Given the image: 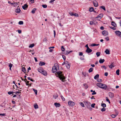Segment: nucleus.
Segmentation results:
<instances>
[{"instance_id":"f257e3e1","label":"nucleus","mask_w":121,"mask_h":121,"mask_svg":"<svg viewBox=\"0 0 121 121\" xmlns=\"http://www.w3.org/2000/svg\"><path fill=\"white\" fill-rule=\"evenodd\" d=\"M55 65L53 66L52 68V71L53 73H56L55 74L56 77H57L60 78L62 82H64V80L65 79V77L64 76V74L62 73V72L59 71L57 72V69L56 66Z\"/></svg>"},{"instance_id":"f03ea898","label":"nucleus","mask_w":121,"mask_h":121,"mask_svg":"<svg viewBox=\"0 0 121 121\" xmlns=\"http://www.w3.org/2000/svg\"><path fill=\"white\" fill-rule=\"evenodd\" d=\"M38 70L39 72L42 73L44 76H46L47 73V72L42 68H39L38 69Z\"/></svg>"},{"instance_id":"7ed1b4c3","label":"nucleus","mask_w":121,"mask_h":121,"mask_svg":"<svg viewBox=\"0 0 121 121\" xmlns=\"http://www.w3.org/2000/svg\"><path fill=\"white\" fill-rule=\"evenodd\" d=\"M85 105L86 106L87 108H89L91 107V103L87 101H85L84 102Z\"/></svg>"},{"instance_id":"20e7f679","label":"nucleus","mask_w":121,"mask_h":121,"mask_svg":"<svg viewBox=\"0 0 121 121\" xmlns=\"http://www.w3.org/2000/svg\"><path fill=\"white\" fill-rule=\"evenodd\" d=\"M68 103L69 105L70 106L73 107L75 105L73 101L70 100L69 101Z\"/></svg>"},{"instance_id":"39448f33","label":"nucleus","mask_w":121,"mask_h":121,"mask_svg":"<svg viewBox=\"0 0 121 121\" xmlns=\"http://www.w3.org/2000/svg\"><path fill=\"white\" fill-rule=\"evenodd\" d=\"M102 34L104 36H106L108 34V32L107 31L104 30L102 32Z\"/></svg>"},{"instance_id":"423d86ee","label":"nucleus","mask_w":121,"mask_h":121,"mask_svg":"<svg viewBox=\"0 0 121 121\" xmlns=\"http://www.w3.org/2000/svg\"><path fill=\"white\" fill-rule=\"evenodd\" d=\"M108 94L109 96L111 98H112L114 97V94L113 93L110 92Z\"/></svg>"},{"instance_id":"0eeeda50","label":"nucleus","mask_w":121,"mask_h":121,"mask_svg":"<svg viewBox=\"0 0 121 121\" xmlns=\"http://www.w3.org/2000/svg\"><path fill=\"white\" fill-rule=\"evenodd\" d=\"M21 10L20 9V7L18 6L17 9H16L15 11V12L17 13H20Z\"/></svg>"},{"instance_id":"6e6552de","label":"nucleus","mask_w":121,"mask_h":121,"mask_svg":"<svg viewBox=\"0 0 121 121\" xmlns=\"http://www.w3.org/2000/svg\"><path fill=\"white\" fill-rule=\"evenodd\" d=\"M92 51V50L89 48L87 49L86 51V52L88 53H91Z\"/></svg>"},{"instance_id":"1a4fd4ad","label":"nucleus","mask_w":121,"mask_h":121,"mask_svg":"<svg viewBox=\"0 0 121 121\" xmlns=\"http://www.w3.org/2000/svg\"><path fill=\"white\" fill-rule=\"evenodd\" d=\"M103 85H104L105 86V84H103L102 83H97L96 84V85L99 87L101 88V86H102Z\"/></svg>"},{"instance_id":"9d476101","label":"nucleus","mask_w":121,"mask_h":121,"mask_svg":"<svg viewBox=\"0 0 121 121\" xmlns=\"http://www.w3.org/2000/svg\"><path fill=\"white\" fill-rule=\"evenodd\" d=\"M103 16V14L102 13H101L98 15L96 17V18H100V19Z\"/></svg>"},{"instance_id":"9b49d317","label":"nucleus","mask_w":121,"mask_h":121,"mask_svg":"<svg viewBox=\"0 0 121 121\" xmlns=\"http://www.w3.org/2000/svg\"><path fill=\"white\" fill-rule=\"evenodd\" d=\"M107 86L105 84V86L103 85L101 87V88H102L104 90H106L107 89Z\"/></svg>"},{"instance_id":"f8f14e48","label":"nucleus","mask_w":121,"mask_h":121,"mask_svg":"<svg viewBox=\"0 0 121 121\" xmlns=\"http://www.w3.org/2000/svg\"><path fill=\"white\" fill-rule=\"evenodd\" d=\"M54 105L56 107H60V104L59 103H55L54 104Z\"/></svg>"},{"instance_id":"ddd939ff","label":"nucleus","mask_w":121,"mask_h":121,"mask_svg":"<svg viewBox=\"0 0 121 121\" xmlns=\"http://www.w3.org/2000/svg\"><path fill=\"white\" fill-rule=\"evenodd\" d=\"M11 4L13 5L14 7L18 5V3L14 2L13 3H11Z\"/></svg>"},{"instance_id":"4468645a","label":"nucleus","mask_w":121,"mask_h":121,"mask_svg":"<svg viewBox=\"0 0 121 121\" xmlns=\"http://www.w3.org/2000/svg\"><path fill=\"white\" fill-rule=\"evenodd\" d=\"M28 6L27 4H25L23 6H22V8L24 9L25 10L26 8H27Z\"/></svg>"},{"instance_id":"2eb2a0df","label":"nucleus","mask_w":121,"mask_h":121,"mask_svg":"<svg viewBox=\"0 0 121 121\" xmlns=\"http://www.w3.org/2000/svg\"><path fill=\"white\" fill-rule=\"evenodd\" d=\"M111 25L114 27H116L117 26L116 24L113 21L112 22Z\"/></svg>"},{"instance_id":"dca6fc26","label":"nucleus","mask_w":121,"mask_h":121,"mask_svg":"<svg viewBox=\"0 0 121 121\" xmlns=\"http://www.w3.org/2000/svg\"><path fill=\"white\" fill-rule=\"evenodd\" d=\"M105 61V60L104 59H102L101 58L100 59V60H99V62L100 64L103 63Z\"/></svg>"},{"instance_id":"f3484780","label":"nucleus","mask_w":121,"mask_h":121,"mask_svg":"<svg viewBox=\"0 0 121 121\" xmlns=\"http://www.w3.org/2000/svg\"><path fill=\"white\" fill-rule=\"evenodd\" d=\"M94 6L95 7H97L98 6V3L96 1L95 2H93Z\"/></svg>"},{"instance_id":"a211bd4d","label":"nucleus","mask_w":121,"mask_h":121,"mask_svg":"<svg viewBox=\"0 0 121 121\" xmlns=\"http://www.w3.org/2000/svg\"><path fill=\"white\" fill-rule=\"evenodd\" d=\"M45 64V63L44 62L40 61L39 63V64L40 66H43Z\"/></svg>"},{"instance_id":"6ab92c4d","label":"nucleus","mask_w":121,"mask_h":121,"mask_svg":"<svg viewBox=\"0 0 121 121\" xmlns=\"http://www.w3.org/2000/svg\"><path fill=\"white\" fill-rule=\"evenodd\" d=\"M71 64L70 63H68V64L66 65V66L68 69H69L70 66Z\"/></svg>"},{"instance_id":"aec40b11","label":"nucleus","mask_w":121,"mask_h":121,"mask_svg":"<svg viewBox=\"0 0 121 121\" xmlns=\"http://www.w3.org/2000/svg\"><path fill=\"white\" fill-rule=\"evenodd\" d=\"M99 75L97 74L94 76V78L95 79H96L99 78Z\"/></svg>"},{"instance_id":"412c9836","label":"nucleus","mask_w":121,"mask_h":121,"mask_svg":"<svg viewBox=\"0 0 121 121\" xmlns=\"http://www.w3.org/2000/svg\"><path fill=\"white\" fill-rule=\"evenodd\" d=\"M105 52L106 53V54H110L109 51L108 49H106V50L105 51Z\"/></svg>"},{"instance_id":"4be33fe9","label":"nucleus","mask_w":121,"mask_h":121,"mask_svg":"<svg viewBox=\"0 0 121 121\" xmlns=\"http://www.w3.org/2000/svg\"><path fill=\"white\" fill-rule=\"evenodd\" d=\"M34 107L35 109H37L38 108V106L37 104H35L34 105Z\"/></svg>"},{"instance_id":"5701e85b","label":"nucleus","mask_w":121,"mask_h":121,"mask_svg":"<svg viewBox=\"0 0 121 121\" xmlns=\"http://www.w3.org/2000/svg\"><path fill=\"white\" fill-rule=\"evenodd\" d=\"M36 9L35 8H34L31 11V13L33 14L34 13H35V11L36 10Z\"/></svg>"},{"instance_id":"b1692460","label":"nucleus","mask_w":121,"mask_h":121,"mask_svg":"<svg viewBox=\"0 0 121 121\" xmlns=\"http://www.w3.org/2000/svg\"><path fill=\"white\" fill-rule=\"evenodd\" d=\"M93 69V68H92L91 67L88 70V72L89 73H90L91 72H92Z\"/></svg>"},{"instance_id":"393cba45","label":"nucleus","mask_w":121,"mask_h":121,"mask_svg":"<svg viewBox=\"0 0 121 121\" xmlns=\"http://www.w3.org/2000/svg\"><path fill=\"white\" fill-rule=\"evenodd\" d=\"M94 10V8L93 7H91L89 9V11L90 12L93 11Z\"/></svg>"},{"instance_id":"a878e982","label":"nucleus","mask_w":121,"mask_h":121,"mask_svg":"<svg viewBox=\"0 0 121 121\" xmlns=\"http://www.w3.org/2000/svg\"><path fill=\"white\" fill-rule=\"evenodd\" d=\"M22 71L25 73L26 72V70L25 67H22Z\"/></svg>"},{"instance_id":"bb28decb","label":"nucleus","mask_w":121,"mask_h":121,"mask_svg":"<svg viewBox=\"0 0 121 121\" xmlns=\"http://www.w3.org/2000/svg\"><path fill=\"white\" fill-rule=\"evenodd\" d=\"M83 107H84L85 106L84 104L82 102H80L79 103Z\"/></svg>"},{"instance_id":"cd10ccee","label":"nucleus","mask_w":121,"mask_h":121,"mask_svg":"<svg viewBox=\"0 0 121 121\" xmlns=\"http://www.w3.org/2000/svg\"><path fill=\"white\" fill-rule=\"evenodd\" d=\"M119 72H120V70L119 69H118L116 71V74L117 75H119Z\"/></svg>"},{"instance_id":"c85d7f7f","label":"nucleus","mask_w":121,"mask_h":121,"mask_svg":"<svg viewBox=\"0 0 121 121\" xmlns=\"http://www.w3.org/2000/svg\"><path fill=\"white\" fill-rule=\"evenodd\" d=\"M100 8L103 9L104 10H106L105 7L104 6H102L100 7Z\"/></svg>"},{"instance_id":"c756f323","label":"nucleus","mask_w":121,"mask_h":121,"mask_svg":"<svg viewBox=\"0 0 121 121\" xmlns=\"http://www.w3.org/2000/svg\"><path fill=\"white\" fill-rule=\"evenodd\" d=\"M101 106L103 108H105L106 107V104L104 103H103L101 104Z\"/></svg>"},{"instance_id":"7c9ffc66","label":"nucleus","mask_w":121,"mask_h":121,"mask_svg":"<svg viewBox=\"0 0 121 121\" xmlns=\"http://www.w3.org/2000/svg\"><path fill=\"white\" fill-rule=\"evenodd\" d=\"M83 86H85V88L86 89L88 87V86L86 84H84L83 85Z\"/></svg>"},{"instance_id":"2f4dec72","label":"nucleus","mask_w":121,"mask_h":121,"mask_svg":"<svg viewBox=\"0 0 121 121\" xmlns=\"http://www.w3.org/2000/svg\"><path fill=\"white\" fill-rule=\"evenodd\" d=\"M33 91H34L35 93V94L36 95H37V90H35V89H33Z\"/></svg>"},{"instance_id":"473e14b6","label":"nucleus","mask_w":121,"mask_h":121,"mask_svg":"<svg viewBox=\"0 0 121 121\" xmlns=\"http://www.w3.org/2000/svg\"><path fill=\"white\" fill-rule=\"evenodd\" d=\"M18 24L20 25H22L23 24V22L22 21H20L18 22Z\"/></svg>"},{"instance_id":"72a5a7b5","label":"nucleus","mask_w":121,"mask_h":121,"mask_svg":"<svg viewBox=\"0 0 121 121\" xmlns=\"http://www.w3.org/2000/svg\"><path fill=\"white\" fill-rule=\"evenodd\" d=\"M34 43H32L30 44L29 46V48H32L34 47Z\"/></svg>"},{"instance_id":"f704fd0d","label":"nucleus","mask_w":121,"mask_h":121,"mask_svg":"<svg viewBox=\"0 0 121 121\" xmlns=\"http://www.w3.org/2000/svg\"><path fill=\"white\" fill-rule=\"evenodd\" d=\"M106 101L107 102H108L110 104V102L109 100V99L108 98V97H106Z\"/></svg>"},{"instance_id":"c9c22d12","label":"nucleus","mask_w":121,"mask_h":121,"mask_svg":"<svg viewBox=\"0 0 121 121\" xmlns=\"http://www.w3.org/2000/svg\"><path fill=\"white\" fill-rule=\"evenodd\" d=\"M100 52H97L96 53V55L98 57L100 55Z\"/></svg>"},{"instance_id":"e433bc0d","label":"nucleus","mask_w":121,"mask_h":121,"mask_svg":"<svg viewBox=\"0 0 121 121\" xmlns=\"http://www.w3.org/2000/svg\"><path fill=\"white\" fill-rule=\"evenodd\" d=\"M115 111L116 113L115 115H116L117 116L118 114V112L117 111L116 109L115 110Z\"/></svg>"},{"instance_id":"4c0bfd02","label":"nucleus","mask_w":121,"mask_h":121,"mask_svg":"<svg viewBox=\"0 0 121 121\" xmlns=\"http://www.w3.org/2000/svg\"><path fill=\"white\" fill-rule=\"evenodd\" d=\"M69 51H65L64 52V54L65 55H67L69 54Z\"/></svg>"},{"instance_id":"58836bf2","label":"nucleus","mask_w":121,"mask_h":121,"mask_svg":"<svg viewBox=\"0 0 121 121\" xmlns=\"http://www.w3.org/2000/svg\"><path fill=\"white\" fill-rule=\"evenodd\" d=\"M13 93H15V92L13 91H9L8 92V94L9 95H10Z\"/></svg>"},{"instance_id":"ea45409f","label":"nucleus","mask_w":121,"mask_h":121,"mask_svg":"<svg viewBox=\"0 0 121 121\" xmlns=\"http://www.w3.org/2000/svg\"><path fill=\"white\" fill-rule=\"evenodd\" d=\"M116 116H117L115 114V115L112 114L111 115V117L113 118H115L116 117Z\"/></svg>"},{"instance_id":"a19ab883","label":"nucleus","mask_w":121,"mask_h":121,"mask_svg":"<svg viewBox=\"0 0 121 121\" xmlns=\"http://www.w3.org/2000/svg\"><path fill=\"white\" fill-rule=\"evenodd\" d=\"M61 49L62 51H64L65 50V49L63 46H62L61 47Z\"/></svg>"},{"instance_id":"79ce46f5","label":"nucleus","mask_w":121,"mask_h":121,"mask_svg":"<svg viewBox=\"0 0 121 121\" xmlns=\"http://www.w3.org/2000/svg\"><path fill=\"white\" fill-rule=\"evenodd\" d=\"M42 6L44 8H46L47 7V5L46 4H43L42 5Z\"/></svg>"},{"instance_id":"37998d69","label":"nucleus","mask_w":121,"mask_h":121,"mask_svg":"<svg viewBox=\"0 0 121 121\" xmlns=\"http://www.w3.org/2000/svg\"><path fill=\"white\" fill-rule=\"evenodd\" d=\"M102 68H103L105 70L107 69V67L105 65H103L101 66Z\"/></svg>"},{"instance_id":"c03bdc74","label":"nucleus","mask_w":121,"mask_h":121,"mask_svg":"<svg viewBox=\"0 0 121 121\" xmlns=\"http://www.w3.org/2000/svg\"><path fill=\"white\" fill-rule=\"evenodd\" d=\"M96 93L95 92V91H93V93H92V95H94L96 94Z\"/></svg>"},{"instance_id":"a18cd8bd","label":"nucleus","mask_w":121,"mask_h":121,"mask_svg":"<svg viewBox=\"0 0 121 121\" xmlns=\"http://www.w3.org/2000/svg\"><path fill=\"white\" fill-rule=\"evenodd\" d=\"M94 24V23L93 22V21H91L90 22V24L91 25H93V24Z\"/></svg>"},{"instance_id":"49530a36","label":"nucleus","mask_w":121,"mask_h":121,"mask_svg":"<svg viewBox=\"0 0 121 121\" xmlns=\"http://www.w3.org/2000/svg\"><path fill=\"white\" fill-rule=\"evenodd\" d=\"M106 109L104 108H102L101 109V111L102 112H104L105 111Z\"/></svg>"},{"instance_id":"de8ad7c7","label":"nucleus","mask_w":121,"mask_h":121,"mask_svg":"<svg viewBox=\"0 0 121 121\" xmlns=\"http://www.w3.org/2000/svg\"><path fill=\"white\" fill-rule=\"evenodd\" d=\"M69 14L71 16H74V14L72 12L70 13H69Z\"/></svg>"},{"instance_id":"09e8293b","label":"nucleus","mask_w":121,"mask_h":121,"mask_svg":"<svg viewBox=\"0 0 121 121\" xmlns=\"http://www.w3.org/2000/svg\"><path fill=\"white\" fill-rule=\"evenodd\" d=\"M109 66V68H110L111 69H112V68L113 67H114V66L111 65H110Z\"/></svg>"},{"instance_id":"8fccbe9b","label":"nucleus","mask_w":121,"mask_h":121,"mask_svg":"<svg viewBox=\"0 0 121 121\" xmlns=\"http://www.w3.org/2000/svg\"><path fill=\"white\" fill-rule=\"evenodd\" d=\"M91 46L92 47H93L96 46V44L95 43L92 44L91 45Z\"/></svg>"},{"instance_id":"3c124183","label":"nucleus","mask_w":121,"mask_h":121,"mask_svg":"<svg viewBox=\"0 0 121 121\" xmlns=\"http://www.w3.org/2000/svg\"><path fill=\"white\" fill-rule=\"evenodd\" d=\"M47 41V39L46 38H45L43 39V42H46Z\"/></svg>"},{"instance_id":"603ef678","label":"nucleus","mask_w":121,"mask_h":121,"mask_svg":"<svg viewBox=\"0 0 121 121\" xmlns=\"http://www.w3.org/2000/svg\"><path fill=\"white\" fill-rule=\"evenodd\" d=\"M110 28L112 29H113V30H115L116 29V28L114 27H113L111 26H109Z\"/></svg>"},{"instance_id":"864d4df0","label":"nucleus","mask_w":121,"mask_h":121,"mask_svg":"<svg viewBox=\"0 0 121 121\" xmlns=\"http://www.w3.org/2000/svg\"><path fill=\"white\" fill-rule=\"evenodd\" d=\"M95 103H94L93 104H92L91 105V107L93 108H94L95 107Z\"/></svg>"},{"instance_id":"5fc2aeb1","label":"nucleus","mask_w":121,"mask_h":121,"mask_svg":"<svg viewBox=\"0 0 121 121\" xmlns=\"http://www.w3.org/2000/svg\"><path fill=\"white\" fill-rule=\"evenodd\" d=\"M62 56V57H63L64 60H65L66 59V57H65V56L64 55H63Z\"/></svg>"},{"instance_id":"6e6d98bb","label":"nucleus","mask_w":121,"mask_h":121,"mask_svg":"<svg viewBox=\"0 0 121 121\" xmlns=\"http://www.w3.org/2000/svg\"><path fill=\"white\" fill-rule=\"evenodd\" d=\"M61 98L62 99V100L63 101H64L65 100V98L62 96H61Z\"/></svg>"},{"instance_id":"4d7b16f0","label":"nucleus","mask_w":121,"mask_h":121,"mask_svg":"<svg viewBox=\"0 0 121 121\" xmlns=\"http://www.w3.org/2000/svg\"><path fill=\"white\" fill-rule=\"evenodd\" d=\"M74 16H75L76 17H78V15L77 13H75L74 14Z\"/></svg>"},{"instance_id":"13d9d810","label":"nucleus","mask_w":121,"mask_h":121,"mask_svg":"<svg viewBox=\"0 0 121 121\" xmlns=\"http://www.w3.org/2000/svg\"><path fill=\"white\" fill-rule=\"evenodd\" d=\"M13 66V64H11V63H10V64L9 65V67H12Z\"/></svg>"},{"instance_id":"bf43d9fd","label":"nucleus","mask_w":121,"mask_h":121,"mask_svg":"<svg viewBox=\"0 0 121 121\" xmlns=\"http://www.w3.org/2000/svg\"><path fill=\"white\" fill-rule=\"evenodd\" d=\"M105 39L107 41H108L109 40V38L108 37H106Z\"/></svg>"},{"instance_id":"052dcab7","label":"nucleus","mask_w":121,"mask_h":121,"mask_svg":"<svg viewBox=\"0 0 121 121\" xmlns=\"http://www.w3.org/2000/svg\"><path fill=\"white\" fill-rule=\"evenodd\" d=\"M29 81H27V82L26 83V85H29Z\"/></svg>"},{"instance_id":"680f3d73","label":"nucleus","mask_w":121,"mask_h":121,"mask_svg":"<svg viewBox=\"0 0 121 121\" xmlns=\"http://www.w3.org/2000/svg\"><path fill=\"white\" fill-rule=\"evenodd\" d=\"M18 32L19 34H21L22 33V31L21 30H18Z\"/></svg>"},{"instance_id":"e2e57ef3","label":"nucleus","mask_w":121,"mask_h":121,"mask_svg":"<svg viewBox=\"0 0 121 121\" xmlns=\"http://www.w3.org/2000/svg\"><path fill=\"white\" fill-rule=\"evenodd\" d=\"M65 65H66L68 64V63H69L68 61H65Z\"/></svg>"},{"instance_id":"0e129e2a","label":"nucleus","mask_w":121,"mask_h":121,"mask_svg":"<svg viewBox=\"0 0 121 121\" xmlns=\"http://www.w3.org/2000/svg\"><path fill=\"white\" fill-rule=\"evenodd\" d=\"M83 55V53L82 52H81L79 53V56H81Z\"/></svg>"},{"instance_id":"69168bd1","label":"nucleus","mask_w":121,"mask_h":121,"mask_svg":"<svg viewBox=\"0 0 121 121\" xmlns=\"http://www.w3.org/2000/svg\"><path fill=\"white\" fill-rule=\"evenodd\" d=\"M108 73L107 72H105L104 73V75L107 76L108 75Z\"/></svg>"},{"instance_id":"338daca9","label":"nucleus","mask_w":121,"mask_h":121,"mask_svg":"<svg viewBox=\"0 0 121 121\" xmlns=\"http://www.w3.org/2000/svg\"><path fill=\"white\" fill-rule=\"evenodd\" d=\"M85 47L87 48V49H88L89 48L88 46V44H87L85 46Z\"/></svg>"},{"instance_id":"774afa93","label":"nucleus","mask_w":121,"mask_h":121,"mask_svg":"<svg viewBox=\"0 0 121 121\" xmlns=\"http://www.w3.org/2000/svg\"><path fill=\"white\" fill-rule=\"evenodd\" d=\"M100 29L102 30H103L104 29V27L103 26H101L100 28Z\"/></svg>"}]
</instances>
